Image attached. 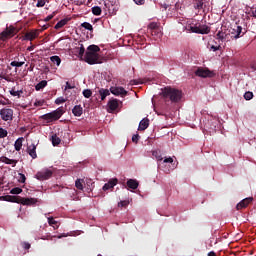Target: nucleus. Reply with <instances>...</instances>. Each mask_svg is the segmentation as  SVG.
<instances>
[{"mask_svg": "<svg viewBox=\"0 0 256 256\" xmlns=\"http://www.w3.org/2000/svg\"><path fill=\"white\" fill-rule=\"evenodd\" d=\"M72 113L75 117H81V115H83V107H81V105L74 106Z\"/></svg>", "mask_w": 256, "mask_h": 256, "instance_id": "nucleus-21", "label": "nucleus"}, {"mask_svg": "<svg viewBox=\"0 0 256 256\" xmlns=\"http://www.w3.org/2000/svg\"><path fill=\"white\" fill-rule=\"evenodd\" d=\"M108 107L110 111H116L119 107V100L117 99H112L108 102Z\"/></svg>", "mask_w": 256, "mask_h": 256, "instance_id": "nucleus-18", "label": "nucleus"}, {"mask_svg": "<svg viewBox=\"0 0 256 256\" xmlns=\"http://www.w3.org/2000/svg\"><path fill=\"white\" fill-rule=\"evenodd\" d=\"M63 113H65L63 107H59L50 113L40 116V119H43V121H46L47 123H53V121H59V119L63 117Z\"/></svg>", "mask_w": 256, "mask_h": 256, "instance_id": "nucleus-6", "label": "nucleus"}, {"mask_svg": "<svg viewBox=\"0 0 256 256\" xmlns=\"http://www.w3.org/2000/svg\"><path fill=\"white\" fill-rule=\"evenodd\" d=\"M9 135V132L5 128H0V139H5Z\"/></svg>", "mask_w": 256, "mask_h": 256, "instance_id": "nucleus-37", "label": "nucleus"}, {"mask_svg": "<svg viewBox=\"0 0 256 256\" xmlns=\"http://www.w3.org/2000/svg\"><path fill=\"white\" fill-rule=\"evenodd\" d=\"M50 61L57 67H59V65H61V58L59 56L50 57Z\"/></svg>", "mask_w": 256, "mask_h": 256, "instance_id": "nucleus-29", "label": "nucleus"}, {"mask_svg": "<svg viewBox=\"0 0 256 256\" xmlns=\"http://www.w3.org/2000/svg\"><path fill=\"white\" fill-rule=\"evenodd\" d=\"M136 5H145V0H133Z\"/></svg>", "mask_w": 256, "mask_h": 256, "instance_id": "nucleus-51", "label": "nucleus"}, {"mask_svg": "<svg viewBox=\"0 0 256 256\" xmlns=\"http://www.w3.org/2000/svg\"><path fill=\"white\" fill-rule=\"evenodd\" d=\"M244 99L246 101H251V99H253V92H251V91L245 92Z\"/></svg>", "mask_w": 256, "mask_h": 256, "instance_id": "nucleus-40", "label": "nucleus"}, {"mask_svg": "<svg viewBox=\"0 0 256 256\" xmlns=\"http://www.w3.org/2000/svg\"><path fill=\"white\" fill-rule=\"evenodd\" d=\"M78 55L80 59H83V57H85V46H83V44H80Z\"/></svg>", "mask_w": 256, "mask_h": 256, "instance_id": "nucleus-32", "label": "nucleus"}, {"mask_svg": "<svg viewBox=\"0 0 256 256\" xmlns=\"http://www.w3.org/2000/svg\"><path fill=\"white\" fill-rule=\"evenodd\" d=\"M65 101H67V100H65V98H63V97H58V98L55 100V104H56V105H61L62 103H65Z\"/></svg>", "mask_w": 256, "mask_h": 256, "instance_id": "nucleus-44", "label": "nucleus"}, {"mask_svg": "<svg viewBox=\"0 0 256 256\" xmlns=\"http://www.w3.org/2000/svg\"><path fill=\"white\" fill-rule=\"evenodd\" d=\"M0 185H1V182H0Z\"/></svg>", "mask_w": 256, "mask_h": 256, "instance_id": "nucleus-60", "label": "nucleus"}, {"mask_svg": "<svg viewBox=\"0 0 256 256\" xmlns=\"http://www.w3.org/2000/svg\"><path fill=\"white\" fill-rule=\"evenodd\" d=\"M10 65L11 67H23V65H25V62L12 61Z\"/></svg>", "mask_w": 256, "mask_h": 256, "instance_id": "nucleus-41", "label": "nucleus"}, {"mask_svg": "<svg viewBox=\"0 0 256 256\" xmlns=\"http://www.w3.org/2000/svg\"><path fill=\"white\" fill-rule=\"evenodd\" d=\"M23 137L18 138L14 143V148L16 151H19L23 147Z\"/></svg>", "mask_w": 256, "mask_h": 256, "instance_id": "nucleus-24", "label": "nucleus"}, {"mask_svg": "<svg viewBox=\"0 0 256 256\" xmlns=\"http://www.w3.org/2000/svg\"><path fill=\"white\" fill-rule=\"evenodd\" d=\"M37 37H39V30L35 29L30 32H27L24 35V40L25 41H34V39H37Z\"/></svg>", "mask_w": 256, "mask_h": 256, "instance_id": "nucleus-13", "label": "nucleus"}, {"mask_svg": "<svg viewBox=\"0 0 256 256\" xmlns=\"http://www.w3.org/2000/svg\"><path fill=\"white\" fill-rule=\"evenodd\" d=\"M81 27H83L84 29H87V31H93V25H91V23L89 22H83L81 24Z\"/></svg>", "mask_w": 256, "mask_h": 256, "instance_id": "nucleus-31", "label": "nucleus"}, {"mask_svg": "<svg viewBox=\"0 0 256 256\" xmlns=\"http://www.w3.org/2000/svg\"><path fill=\"white\" fill-rule=\"evenodd\" d=\"M149 127V120L148 118H144L140 121L138 131H145Z\"/></svg>", "mask_w": 256, "mask_h": 256, "instance_id": "nucleus-19", "label": "nucleus"}, {"mask_svg": "<svg viewBox=\"0 0 256 256\" xmlns=\"http://www.w3.org/2000/svg\"><path fill=\"white\" fill-rule=\"evenodd\" d=\"M99 51H101V48L95 44L88 46L83 59L85 63H88V65H99L103 63Z\"/></svg>", "mask_w": 256, "mask_h": 256, "instance_id": "nucleus-1", "label": "nucleus"}, {"mask_svg": "<svg viewBox=\"0 0 256 256\" xmlns=\"http://www.w3.org/2000/svg\"><path fill=\"white\" fill-rule=\"evenodd\" d=\"M242 31L243 28L241 26L234 24L229 29V35L231 39H239V37H243V35H241Z\"/></svg>", "mask_w": 256, "mask_h": 256, "instance_id": "nucleus-8", "label": "nucleus"}, {"mask_svg": "<svg viewBox=\"0 0 256 256\" xmlns=\"http://www.w3.org/2000/svg\"><path fill=\"white\" fill-rule=\"evenodd\" d=\"M45 29H47V26H43V29L39 30V33H43V31H45Z\"/></svg>", "mask_w": 256, "mask_h": 256, "instance_id": "nucleus-57", "label": "nucleus"}, {"mask_svg": "<svg viewBox=\"0 0 256 256\" xmlns=\"http://www.w3.org/2000/svg\"><path fill=\"white\" fill-rule=\"evenodd\" d=\"M45 3H47V0H38L36 7H45Z\"/></svg>", "mask_w": 256, "mask_h": 256, "instance_id": "nucleus-45", "label": "nucleus"}, {"mask_svg": "<svg viewBox=\"0 0 256 256\" xmlns=\"http://www.w3.org/2000/svg\"><path fill=\"white\" fill-rule=\"evenodd\" d=\"M67 89H75V86H71L69 82H66L65 91H67Z\"/></svg>", "mask_w": 256, "mask_h": 256, "instance_id": "nucleus-52", "label": "nucleus"}, {"mask_svg": "<svg viewBox=\"0 0 256 256\" xmlns=\"http://www.w3.org/2000/svg\"><path fill=\"white\" fill-rule=\"evenodd\" d=\"M19 33V29L13 25L6 26V28L0 33V45L7 43L9 39H13L15 35Z\"/></svg>", "mask_w": 256, "mask_h": 256, "instance_id": "nucleus-5", "label": "nucleus"}, {"mask_svg": "<svg viewBox=\"0 0 256 256\" xmlns=\"http://www.w3.org/2000/svg\"><path fill=\"white\" fill-rule=\"evenodd\" d=\"M221 49V45L215 46V45H211L210 46V51H220Z\"/></svg>", "mask_w": 256, "mask_h": 256, "instance_id": "nucleus-48", "label": "nucleus"}, {"mask_svg": "<svg viewBox=\"0 0 256 256\" xmlns=\"http://www.w3.org/2000/svg\"><path fill=\"white\" fill-rule=\"evenodd\" d=\"M99 95L101 96V101H105V99L111 95V92H109L108 89L102 88L99 90Z\"/></svg>", "mask_w": 256, "mask_h": 256, "instance_id": "nucleus-22", "label": "nucleus"}, {"mask_svg": "<svg viewBox=\"0 0 256 256\" xmlns=\"http://www.w3.org/2000/svg\"><path fill=\"white\" fill-rule=\"evenodd\" d=\"M162 95L164 99H170L172 103H179L181 97H183V92H181V90L166 87L162 90Z\"/></svg>", "mask_w": 256, "mask_h": 256, "instance_id": "nucleus-2", "label": "nucleus"}, {"mask_svg": "<svg viewBox=\"0 0 256 256\" xmlns=\"http://www.w3.org/2000/svg\"><path fill=\"white\" fill-rule=\"evenodd\" d=\"M10 193H11L12 195H19V194L23 193V189H21V188H19V187H15V188H13V189L10 191Z\"/></svg>", "mask_w": 256, "mask_h": 256, "instance_id": "nucleus-33", "label": "nucleus"}, {"mask_svg": "<svg viewBox=\"0 0 256 256\" xmlns=\"http://www.w3.org/2000/svg\"><path fill=\"white\" fill-rule=\"evenodd\" d=\"M164 163H173V158H171V157L165 158Z\"/></svg>", "mask_w": 256, "mask_h": 256, "instance_id": "nucleus-53", "label": "nucleus"}, {"mask_svg": "<svg viewBox=\"0 0 256 256\" xmlns=\"http://www.w3.org/2000/svg\"><path fill=\"white\" fill-rule=\"evenodd\" d=\"M119 207H127L129 205V201L123 200L118 203Z\"/></svg>", "mask_w": 256, "mask_h": 256, "instance_id": "nucleus-47", "label": "nucleus"}, {"mask_svg": "<svg viewBox=\"0 0 256 256\" xmlns=\"http://www.w3.org/2000/svg\"><path fill=\"white\" fill-rule=\"evenodd\" d=\"M27 153L32 157V159H37V146L35 144L28 146Z\"/></svg>", "mask_w": 256, "mask_h": 256, "instance_id": "nucleus-15", "label": "nucleus"}, {"mask_svg": "<svg viewBox=\"0 0 256 256\" xmlns=\"http://www.w3.org/2000/svg\"><path fill=\"white\" fill-rule=\"evenodd\" d=\"M208 256H217V254L214 251H211L208 253Z\"/></svg>", "mask_w": 256, "mask_h": 256, "instance_id": "nucleus-56", "label": "nucleus"}, {"mask_svg": "<svg viewBox=\"0 0 256 256\" xmlns=\"http://www.w3.org/2000/svg\"><path fill=\"white\" fill-rule=\"evenodd\" d=\"M128 189H137L139 187V182L135 179H129L126 183Z\"/></svg>", "mask_w": 256, "mask_h": 256, "instance_id": "nucleus-20", "label": "nucleus"}, {"mask_svg": "<svg viewBox=\"0 0 256 256\" xmlns=\"http://www.w3.org/2000/svg\"><path fill=\"white\" fill-rule=\"evenodd\" d=\"M150 33L153 37H163V33L161 32V27L151 30Z\"/></svg>", "mask_w": 256, "mask_h": 256, "instance_id": "nucleus-26", "label": "nucleus"}, {"mask_svg": "<svg viewBox=\"0 0 256 256\" xmlns=\"http://www.w3.org/2000/svg\"><path fill=\"white\" fill-rule=\"evenodd\" d=\"M148 29L149 31H153L155 29H159V24H157V22H152L148 25Z\"/></svg>", "mask_w": 256, "mask_h": 256, "instance_id": "nucleus-36", "label": "nucleus"}, {"mask_svg": "<svg viewBox=\"0 0 256 256\" xmlns=\"http://www.w3.org/2000/svg\"><path fill=\"white\" fill-rule=\"evenodd\" d=\"M110 92L112 93V95H121V97H125V95H127V90H125V88L123 87H111Z\"/></svg>", "mask_w": 256, "mask_h": 256, "instance_id": "nucleus-12", "label": "nucleus"}, {"mask_svg": "<svg viewBox=\"0 0 256 256\" xmlns=\"http://www.w3.org/2000/svg\"><path fill=\"white\" fill-rule=\"evenodd\" d=\"M75 187L78 188L80 191H83V180L77 179L75 182Z\"/></svg>", "mask_w": 256, "mask_h": 256, "instance_id": "nucleus-35", "label": "nucleus"}, {"mask_svg": "<svg viewBox=\"0 0 256 256\" xmlns=\"http://www.w3.org/2000/svg\"><path fill=\"white\" fill-rule=\"evenodd\" d=\"M131 85H139V80H132Z\"/></svg>", "mask_w": 256, "mask_h": 256, "instance_id": "nucleus-55", "label": "nucleus"}, {"mask_svg": "<svg viewBox=\"0 0 256 256\" xmlns=\"http://www.w3.org/2000/svg\"><path fill=\"white\" fill-rule=\"evenodd\" d=\"M250 203H253V197H248V198L241 200L236 205L237 211H241V209H245Z\"/></svg>", "mask_w": 256, "mask_h": 256, "instance_id": "nucleus-11", "label": "nucleus"}, {"mask_svg": "<svg viewBox=\"0 0 256 256\" xmlns=\"http://www.w3.org/2000/svg\"><path fill=\"white\" fill-rule=\"evenodd\" d=\"M67 23H69V19H62L54 26V29H63Z\"/></svg>", "mask_w": 256, "mask_h": 256, "instance_id": "nucleus-23", "label": "nucleus"}, {"mask_svg": "<svg viewBox=\"0 0 256 256\" xmlns=\"http://www.w3.org/2000/svg\"><path fill=\"white\" fill-rule=\"evenodd\" d=\"M117 183H119V180L117 178H112L108 181V183L104 184L102 189L103 191H109V189H113Z\"/></svg>", "mask_w": 256, "mask_h": 256, "instance_id": "nucleus-14", "label": "nucleus"}, {"mask_svg": "<svg viewBox=\"0 0 256 256\" xmlns=\"http://www.w3.org/2000/svg\"><path fill=\"white\" fill-rule=\"evenodd\" d=\"M43 105H45V100H37L34 103V107H43Z\"/></svg>", "mask_w": 256, "mask_h": 256, "instance_id": "nucleus-43", "label": "nucleus"}, {"mask_svg": "<svg viewBox=\"0 0 256 256\" xmlns=\"http://www.w3.org/2000/svg\"><path fill=\"white\" fill-rule=\"evenodd\" d=\"M21 246L26 250L31 249V244L29 242H22Z\"/></svg>", "mask_w": 256, "mask_h": 256, "instance_id": "nucleus-46", "label": "nucleus"}, {"mask_svg": "<svg viewBox=\"0 0 256 256\" xmlns=\"http://www.w3.org/2000/svg\"><path fill=\"white\" fill-rule=\"evenodd\" d=\"M253 17H255V18H256V14H255V12H253Z\"/></svg>", "mask_w": 256, "mask_h": 256, "instance_id": "nucleus-58", "label": "nucleus"}, {"mask_svg": "<svg viewBox=\"0 0 256 256\" xmlns=\"http://www.w3.org/2000/svg\"><path fill=\"white\" fill-rule=\"evenodd\" d=\"M3 201H8V203H20V205H35L37 199L35 198H23L21 196H2Z\"/></svg>", "mask_w": 256, "mask_h": 256, "instance_id": "nucleus-3", "label": "nucleus"}, {"mask_svg": "<svg viewBox=\"0 0 256 256\" xmlns=\"http://www.w3.org/2000/svg\"><path fill=\"white\" fill-rule=\"evenodd\" d=\"M19 182L20 183H25V181H27V178L25 177V174H19Z\"/></svg>", "mask_w": 256, "mask_h": 256, "instance_id": "nucleus-49", "label": "nucleus"}, {"mask_svg": "<svg viewBox=\"0 0 256 256\" xmlns=\"http://www.w3.org/2000/svg\"><path fill=\"white\" fill-rule=\"evenodd\" d=\"M0 163H5L6 165H12V167H15V165H17V160L9 159L7 156H2L0 157Z\"/></svg>", "mask_w": 256, "mask_h": 256, "instance_id": "nucleus-17", "label": "nucleus"}, {"mask_svg": "<svg viewBox=\"0 0 256 256\" xmlns=\"http://www.w3.org/2000/svg\"><path fill=\"white\" fill-rule=\"evenodd\" d=\"M132 141H133V143H138L139 142V134H134L132 136Z\"/></svg>", "mask_w": 256, "mask_h": 256, "instance_id": "nucleus-50", "label": "nucleus"}, {"mask_svg": "<svg viewBox=\"0 0 256 256\" xmlns=\"http://www.w3.org/2000/svg\"><path fill=\"white\" fill-rule=\"evenodd\" d=\"M102 12L103 11L101 10V7H99V6L92 7L93 15L99 16V15H101Z\"/></svg>", "mask_w": 256, "mask_h": 256, "instance_id": "nucleus-30", "label": "nucleus"}, {"mask_svg": "<svg viewBox=\"0 0 256 256\" xmlns=\"http://www.w3.org/2000/svg\"><path fill=\"white\" fill-rule=\"evenodd\" d=\"M45 87H47V81L42 80L35 86V89L36 91H41V89H45Z\"/></svg>", "mask_w": 256, "mask_h": 256, "instance_id": "nucleus-27", "label": "nucleus"}, {"mask_svg": "<svg viewBox=\"0 0 256 256\" xmlns=\"http://www.w3.org/2000/svg\"><path fill=\"white\" fill-rule=\"evenodd\" d=\"M217 39H220V41H225V39H227V35H225L223 32L219 31L216 34Z\"/></svg>", "mask_w": 256, "mask_h": 256, "instance_id": "nucleus-38", "label": "nucleus"}, {"mask_svg": "<svg viewBox=\"0 0 256 256\" xmlns=\"http://www.w3.org/2000/svg\"><path fill=\"white\" fill-rule=\"evenodd\" d=\"M21 93H23V91H17L15 89L10 90V95L13 97H21Z\"/></svg>", "mask_w": 256, "mask_h": 256, "instance_id": "nucleus-39", "label": "nucleus"}, {"mask_svg": "<svg viewBox=\"0 0 256 256\" xmlns=\"http://www.w3.org/2000/svg\"><path fill=\"white\" fill-rule=\"evenodd\" d=\"M35 50V45H31L27 48V51H34Z\"/></svg>", "mask_w": 256, "mask_h": 256, "instance_id": "nucleus-54", "label": "nucleus"}, {"mask_svg": "<svg viewBox=\"0 0 256 256\" xmlns=\"http://www.w3.org/2000/svg\"><path fill=\"white\" fill-rule=\"evenodd\" d=\"M59 222H57L53 217H48V225L50 227H53L54 229H59Z\"/></svg>", "mask_w": 256, "mask_h": 256, "instance_id": "nucleus-25", "label": "nucleus"}, {"mask_svg": "<svg viewBox=\"0 0 256 256\" xmlns=\"http://www.w3.org/2000/svg\"><path fill=\"white\" fill-rule=\"evenodd\" d=\"M61 237H63V236H58V239H61Z\"/></svg>", "mask_w": 256, "mask_h": 256, "instance_id": "nucleus-59", "label": "nucleus"}, {"mask_svg": "<svg viewBox=\"0 0 256 256\" xmlns=\"http://www.w3.org/2000/svg\"><path fill=\"white\" fill-rule=\"evenodd\" d=\"M185 31H187V33H197L198 35H207L210 33L211 29L207 25H202L201 23H197V24L186 25Z\"/></svg>", "mask_w": 256, "mask_h": 256, "instance_id": "nucleus-4", "label": "nucleus"}, {"mask_svg": "<svg viewBox=\"0 0 256 256\" xmlns=\"http://www.w3.org/2000/svg\"><path fill=\"white\" fill-rule=\"evenodd\" d=\"M193 7L197 11H203L205 9V0H193Z\"/></svg>", "mask_w": 256, "mask_h": 256, "instance_id": "nucleus-16", "label": "nucleus"}, {"mask_svg": "<svg viewBox=\"0 0 256 256\" xmlns=\"http://www.w3.org/2000/svg\"><path fill=\"white\" fill-rule=\"evenodd\" d=\"M53 177V170L45 168L36 173V179L38 181H47V179H51Z\"/></svg>", "mask_w": 256, "mask_h": 256, "instance_id": "nucleus-7", "label": "nucleus"}, {"mask_svg": "<svg viewBox=\"0 0 256 256\" xmlns=\"http://www.w3.org/2000/svg\"><path fill=\"white\" fill-rule=\"evenodd\" d=\"M195 75L197 77H202L203 79L207 78V77H215V72L209 70L208 68H202L199 67L196 71H195Z\"/></svg>", "mask_w": 256, "mask_h": 256, "instance_id": "nucleus-9", "label": "nucleus"}, {"mask_svg": "<svg viewBox=\"0 0 256 256\" xmlns=\"http://www.w3.org/2000/svg\"><path fill=\"white\" fill-rule=\"evenodd\" d=\"M55 15H57V11H54L52 14L48 15L44 21L47 23L49 21H51V19H53V17H55Z\"/></svg>", "mask_w": 256, "mask_h": 256, "instance_id": "nucleus-42", "label": "nucleus"}, {"mask_svg": "<svg viewBox=\"0 0 256 256\" xmlns=\"http://www.w3.org/2000/svg\"><path fill=\"white\" fill-rule=\"evenodd\" d=\"M82 94L86 99H89L91 95H93V92L90 89H85L83 90Z\"/></svg>", "mask_w": 256, "mask_h": 256, "instance_id": "nucleus-34", "label": "nucleus"}, {"mask_svg": "<svg viewBox=\"0 0 256 256\" xmlns=\"http://www.w3.org/2000/svg\"><path fill=\"white\" fill-rule=\"evenodd\" d=\"M0 117L2 121H11L13 119V109L3 108L0 110Z\"/></svg>", "mask_w": 256, "mask_h": 256, "instance_id": "nucleus-10", "label": "nucleus"}, {"mask_svg": "<svg viewBox=\"0 0 256 256\" xmlns=\"http://www.w3.org/2000/svg\"><path fill=\"white\" fill-rule=\"evenodd\" d=\"M51 141H52V145H53L54 147H57V145H60V144H61V138H59L58 136H56V134L52 135Z\"/></svg>", "mask_w": 256, "mask_h": 256, "instance_id": "nucleus-28", "label": "nucleus"}]
</instances>
